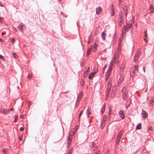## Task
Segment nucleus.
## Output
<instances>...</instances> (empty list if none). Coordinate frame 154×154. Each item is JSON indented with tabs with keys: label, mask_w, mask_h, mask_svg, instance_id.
I'll return each mask as SVG.
<instances>
[{
	"label": "nucleus",
	"mask_w": 154,
	"mask_h": 154,
	"mask_svg": "<svg viewBox=\"0 0 154 154\" xmlns=\"http://www.w3.org/2000/svg\"><path fill=\"white\" fill-rule=\"evenodd\" d=\"M128 9L127 7L125 6L122 7V11H121L119 15L118 22H123V13L124 12L126 17H127V15Z\"/></svg>",
	"instance_id": "f257e3e1"
},
{
	"label": "nucleus",
	"mask_w": 154,
	"mask_h": 154,
	"mask_svg": "<svg viewBox=\"0 0 154 154\" xmlns=\"http://www.w3.org/2000/svg\"><path fill=\"white\" fill-rule=\"evenodd\" d=\"M122 93L123 100H126L127 99L128 93L126 88L125 86L122 89Z\"/></svg>",
	"instance_id": "f03ea898"
},
{
	"label": "nucleus",
	"mask_w": 154,
	"mask_h": 154,
	"mask_svg": "<svg viewBox=\"0 0 154 154\" xmlns=\"http://www.w3.org/2000/svg\"><path fill=\"white\" fill-rule=\"evenodd\" d=\"M137 65H135L134 68H132L130 71V76L131 77H134L135 76V71L137 69Z\"/></svg>",
	"instance_id": "7ed1b4c3"
},
{
	"label": "nucleus",
	"mask_w": 154,
	"mask_h": 154,
	"mask_svg": "<svg viewBox=\"0 0 154 154\" xmlns=\"http://www.w3.org/2000/svg\"><path fill=\"white\" fill-rule=\"evenodd\" d=\"M111 84L109 82L108 83V87L107 88V90L106 91V96H109V93L111 89Z\"/></svg>",
	"instance_id": "20e7f679"
},
{
	"label": "nucleus",
	"mask_w": 154,
	"mask_h": 154,
	"mask_svg": "<svg viewBox=\"0 0 154 154\" xmlns=\"http://www.w3.org/2000/svg\"><path fill=\"white\" fill-rule=\"evenodd\" d=\"M118 59L119 58L117 57H114L110 63V66L112 65V66L113 63L116 62L118 63Z\"/></svg>",
	"instance_id": "39448f33"
},
{
	"label": "nucleus",
	"mask_w": 154,
	"mask_h": 154,
	"mask_svg": "<svg viewBox=\"0 0 154 154\" xmlns=\"http://www.w3.org/2000/svg\"><path fill=\"white\" fill-rule=\"evenodd\" d=\"M112 69V65L109 66V70L106 74V77H109L110 75V74L111 72V70Z\"/></svg>",
	"instance_id": "423d86ee"
},
{
	"label": "nucleus",
	"mask_w": 154,
	"mask_h": 154,
	"mask_svg": "<svg viewBox=\"0 0 154 154\" xmlns=\"http://www.w3.org/2000/svg\"><path fill=\"white\" fill-rule=\"evenodd\" d=\"M69 135L68 136V140L67 143V145L69 146L70 145L71 143L72 139V136L70 135V134H69Z\"/></svg>",
	"instance_id": "0eeeda50"
},
{
	"label": "nucleus",
	"mask_w": 154,
	"mask_h": 154,
	"mask_svg": "<svg viewBox=\"0 0 154 154\" xmlns=\"http://www.w3.org/2000/svg\"><path fill=\"white\" fill-rule=\"evenodd\" d=\"M119 116L122 119L125 118V115L124 113V111L122 110H120L119 112Z\"/></svg>",
	"instance_id": "6e6552de"
},
{
	"label": "nucleus",
	"mask_w": 154,
	"mask_h": 154,
	"mask_svg": "<svg viewBox=\"0 0 154 154\" xmlns=\"http://www.w3.org/2000/svg\"><path fill=\"white\" fill-rule=\"evenodd\" d=\"M141 114L143 117L146 118L148 116V114L145 110H142Z\"/></svg>",
	"instance_id": "1a4fd4ad"
},
{
	"label": "nucleus",
	"mask_w": 154,
	"mask_h": 154,
	"mask_svg": "<svg viewBox=\"0 0 154 154\" xmlns=\"http://www.w3.org/2000/svg\"><path fill=\"white\" fill-rule=\"evenodd\" d=\"M97 71L98 70L96 69V70H94V71H93L92 72H91L89 74L88 77H93L96 73Z\"/></svg>",
	"instance_id": "9d476101"
},
{
	"label": "nucleus",
	"mask_w": 154,
	"mask_h": 154,
	"mask_svg": "<svg viewBox=\"0 0 154 154\" xmlns=\"http://www.w3.org/2000/svg\"><path fill=\"white\" fill-rule=\"evenodd\" d=\"M128 29L127 27H126V26H124L122 28V33L121 34V35L124 34L125 33L126 31H127V29Z\"/></svg>",
	"instance_id": "9b49d317"
},
{
	"label": "nucleus",
	"mask_w": 154,
	"mask_h": 154,
	"mask_svg": "<svg viewBox=\"0 0 154 154\" xmlns=\"http://www.w3.org/2000/svg\"><path fill=\"white\" fill-rule=\"evenodd\" d=\"M110 14L112 16H113L114 14V8L113 7V5L112 4L110 6Z\"/></svg>",
	"instance_id": "f8f14e48"
},
{
	"label": "nucleus",
	"mask_w": 154,
	"mask_h": 154,
	"mask_svg": "<svg viewBox=\"0 0 154 154\" xmlns=\"http://www.w3.org/2000/svg\"><path fill=\"white\" fill-rule=\"evenodd\" d=\"M102 11V9L100 7H98L96 9V14H99L101 13Z\"/></svg>",
	"instance_id": "ddd939ff"
},
{
	"label": "nucleus",
	"mask_w": 154,
	"mask_h": 154,
	"mask_svg": "<svg viewBox=\"0 0 154 154\" xmlns=\"http://www.w3.org/2000/svg\"><path fill=\"white\" fill-rule=\"evenodd\" d=\"M24 26V25L23 24L20 23V25L18 26V29L21 31L22 32H23V26Z\"/></svg>",
	"instance_id": "4468645a"
},
{
	"label": "nucleus",
	"mask_w": 154,
	"mask_h": 154,
	"mask_svg": "<svg viewBox=\"0 0 154 154\" xmlns=\"http://www.w3.org/2000/svg\"><path fill=\"white\" fill-rule=\"evenodd\" d=\"M0 112L5 114L8 113L9 111L7 110H5L4 109H0Z\"/></svg>",
	"instance_id": "2eb2a0df"
},
{
	"label": "nucleus",
	"mask_w": 154,
	"mask_h": 154,
	"mask_svg": "<svg viewBox=\"0 0 154 154\" xmlns=\"http://www.w3.org/2000/svg\"><path fill=\"white\" fill-rule=\"evenodd\" d=\"M106 35V34L104 31L101 34V38L103 40H105Z\"/></svg>",
	"instance_id": "dca6fc26"
},
{
	"label": "nucleus",
	"mask_w": 154,
	"mask_h": 154,
	"mask_svg": "<svg viewBox=\"0 0 154 154\" xmlns=\"http://www.w3.org/2000/svg\"><path fill=\"white\" fill-rule=\"evenodd\" d=\"M96 143H94V142H93L92 143V149L94 150H96L97 148V146H96Z\"/></svg>",
	"instance_id": "f3484780"
},
{
	"label": "nucleus",
	"mask_w": 154,
	"mask_h": 154,
	"mask_svg": "<svg viewBox=\"0 0 154 154\" xmlns=\"http://www.w3.org/2000/svg\"><path fill=\"white\" fill-rule=\"evenodd\" d=\"M141 128V123H138L136 127V130H140Z\"/></svg>",
	"instance_id": "a211bd4d"
},
{
	"label": "nucleus",
	"mask_w": 154,
	"mask_h": 154,
	"mask_svg": "<svg viewBox=\"0 0 154 154\" xmlns=\"http://www.w3.org/2000/svg\"><path fill=\"white\" fill-rule=\"evenodd\" d=\"M140 56V54H136L134 56V61L135 62L138 59Z\"/></svg>",
	"instance_id": "6ab92c4d"
},
{
	"label": "nucleus",
	"mask_w": 154,
	"mask_h": 154,
	"mask_svg": "<svg viewBox=\"0 0 154 154\" xmlns=\"http://www.w3.org/2000/svg\"><path fill=\"white\" fill-rule=\"evenodd\" d=\"M82 96V94L81 93H80V94H79L78 97H77V100L78 101V102H79L80 100L81 99V97Z\"/></svg>",
	"instance_id": "aec40b11"
},
{
	"label": "nucleus",
	"mask_w": 154,
	"mask_h": 154,
	"mask_svg": "<svg viewBox=\"0 0 154 154\" xmlns=\"http://www.w3.org/2000/svg\"><path fill=\"white\" fill-rule=\"evenodd\" d=\"M105 125V121L104 120H102L101 124V127L103 128Z\"/></svg>",
	"instance_id": "412c9836"
},
{
	"label": "nucleus",
	"mask_w": 154,
	"mask_h": 154,
	"mask_svg": "<svg viewBox=\"0 0 154 154\" xmlns=\"http://www.w3.org/2000/svg\"><path fill=\"white\" fill-rule=\"evenodd\" d=\"M124 78H119V80H118L117 79V80L118 81V84H119L123 80Z\"/></svg>",
	"instance_id": "4be33fe9"
},
{
	"label": "nucleus",
	"mask_w": 154,
	"mask_h": 154,
	"mask_svg": "<svg viewBox=\"0 0 154 154\" xmlns=\"http://www.w3.org/2000/svg\"><path fill=\"white\" fill-rule=\"evenodd\" d=\"M122 135V131H120L118 133L117 137L121 138Z\"/></svg>",
	"instance_id": "5701e85b"
},
{
	"label": "nucleus",
	"mask_w": 154,
	"mask_h": 154,
	"mask_svg": "<svg viewBox=\"0 0 154 154\" xmlns=\"http://www.w3.org/2000/svg\"><path fill=\"white\" fill-rule=\"evenodd\" d=\"M91 48H88L87 53V56H88L90 54Z\"/></svg>",
	"instance_id": "b1692460"
},
{
	"label": "nucleus",
	"mask_w": 154,
	"mask_h": 154,
	"mask_svg": "<svg viewBox=\"0 0 154 154\" xmlns=\"http://www.w3.org/2000/svg\"><path fill=\"white\" fill-rule=\"evenodd\" d=\"M149 10L151 13H153L154 11V7L151 6L150 7Z\"/></svg>",
	"instance_id": "393cba45"
},
{
	"label": "nucleus",
	"mask_w": 154,
	"mask_h": 154,
	"mask_svg": "<svg viewBox=\"0 0 154 154\" xmlns=\"http://www.w3.org/2000/svg\"><path fill=\"white\" fill-rule=\"evenodd\" d=\"M88 73V71H85L84 73L83 76L84 77H87Z\"/></svg>",
	"instance_id": "a878e982"
},
{
	"label": "nucleus",
	"mask_w": 154,
	"mask_h": 154,
	"mask_svg": "<svg viewBox=\"0 0 154 154\" xmlns=\"http://www.w3.org/2000/svg\"><path fill=\"white\" fill-rule=\"evenodd\" d=\"M125 26L128 29H129L131 27L132 25L131 24H127Z\"/></svg>",
	"instance_id": "bb28decb"
},
{
	"label": "nucleus",
	"mask_w": 154,
	"mask_h": 154,
	"mask_svg": "<svg viewBox=\"0 0 154 154\" xmlns=\"http://www.w3.org/2000/svg\"><path fill=\"white\" fill-rule=\"evenodd\" d=\"M8 151V149H3L2 152H5L6 153H7Z\"/></svg>",
	"instance_id": "cd10ccee"
},
{
	"label": "nucleus",
	"mask_w": 154,
	"mask_h": 154,
	"mask_svg": "<svg viewBox=\"0 0 154 154\" xmlns=\"http://www.w3.org/2000/svg\"><path fill=\"white\" fill-rule=\"evenodd\" d=\"M105 103L104 106L103 107V109H101V112L102 113H103L105 111Z\"/></svg>",
	"instance_id": "c85d7f7f"
},
{
	"label": "nucleus",
	"mask_w": 154,
	"mask_h": 154,
	"mask_svg": "<svg viewBox=\"0 0 154 154\" xmlns=\"http://www.w3.org/2000/svg\"><path fill=\"white\" fill-rule=\"evenodd\" d=\"M80 84L82 86H83L84 85V81L83 80L80 82Z\"/></svg>",
	"instance_id": "c756f323"
},
{
	"label": "nucleus",
	"mask_w": 154,
	"mask_h": 154,
	"mask_svg": "<svg viewBox=\"0 0 154 154\" xmlns=\"http://www.w3.org/2000/svg\"><path fill=\"white\" fill-rule=\"evenodd\" d=\"M72 149H69L68 151V154H72Z\"/></svg>",
	"instance_id": "7c9ffc66"
},
{
	"label": "nucleus",
	"mask_w": 154,
	"mask_h": 154,
	"mask_svg": "<svg viewBox=\"0 0 154 154\" xmlns=\"http://www.w3.org/2000/svg\"><path fill=\"white\" fill-rule=\"evenodd\" d=\"M106 115L103 116L102 120H104V121H105L106 120Z\"/></svg>",
	"instance_id": "2f4dec72"
},
{
	"label": "nucleus",
	"mask_w": 154,
	"mask_h": 154,
	"mask_svg": "<svg viewBox=\"0 0 154 154\" xmlns=\"http://www.w3.org/2000/svg\"><path fill=\"white\" fill-rule=\"evenodd\" d=\"M97 45L96 44V43H95L94 44V46H93V48H97Z\"/></svg>",
	"instance_id": "473e14b6"
},
{
	"label": "nucleus",
	"mask_w": 154,
	"mask_h": 154,
	"mask_svg": "<svg viewBox=\"0 0 154 154\" xmlns=\"http://www.w3.org/2000/svg\"><path fill=\"white\" fill-rule=\"evenodd\" d=\"M12 54L13 56V57L15 58H16V54L15 53H13Z\"/></svg>",
	"instance_id": "72a5a7b5"
},
{
	"label": "nucleus",
	"mask_w": 154,
	"mask_h": 154,
	"mask_svg": "<svg viewBox=\"0 0 154 154\" xmlns=\"http://www.w3.org/2000/svg\"><path fill=\"white\" fill-rule=\"evenodd\" d=\"M123 23V22H118V25L119 26H122Z\"/></svg>",
	"instance_id": "f704fd0d"
},
{
	"label": "nucleus",
	"mask_w": 154,
	"mask_h": 154,
	"mask_svg": "<svg viewBox=\"0 0 154 154\" xmlns=\"http://www.w3.org/2000/svg\"><path fill=\"white\" fill-rule=\"evenodd\" d=\"M87 115L88 116V117H89V115L91 114V112L90 111L87 112Z\"/></svg>",
	"instance_id": "c9c22d12"
},
{
	"label": "nucleus",
	"mask_w": 154,
	"mask_h": 154,
	"mask_svg": "<svg viewBox=\"0 0 154 154\" xmlns=\"http://www.w3.org/2000/svg\"><path fill=\"white\" fill-rule=\"evenodd\" d=\"M15 41V39L14 38H12L11 39V42H14Z\"/></svg>",
	"instance_id": "e433bc0d"
},
{
	"label": "nucleus",
	"mask_w": 154,
	"mask_h": 154,
	"mask_svg": "<svg viewBox=\"0 0 154 154\" xmlns=\"http://www.w3.org/2000/svg\"><path fill=\"white\" fill-rule=\"evenodd\" d=\"M79 102L78 100H76V102L75 105V106L77 107L79 105Z\"/></svg>",
	"instance_id": "4c0bfd02"
},
{
	"label": "nucleus",
	"mask_w": 154,
	"mask_h": 154,
	"mask_svg": "<svg viewBox=\"0 0 154 154\" xmlns=\"http://www.w3.org/2000/svg\"><path fill=\"white\" fill-rule=\"evenodd\" d=\"M91 108V107H90ZM91 108H90L89 106H88L87 108V112H88L90 111V109Z\"/></svg>",
	"instance_id": "58836bf2"
},
{
	"label": "nucleus",
	"mask_w": 154,
	"mask_h": 154,
	"mask_svg": "<svg viewBox=\"0 0 154 154\" xmlns=\"http://www.w3.org/2000/svg\"><path fill=\"white\" fill-rule=\"evenodd\" d=\"M20 131H22L24 130V128L23 127H20Z\"/></svg>",
	"instance_id": "ea45409f"
},
{
	"label": "nucleus",
	"mask_w": 154,
	"mask_h": 154,
	"mask_svg": "<svg viewBox=\"0 0 154 154\" xmlns=\"http://www.w3.org/2000/svg\"><path fill=\"white\" fill-rule=\"evenodd\" d=\"M31 104V103L30 102H29L28 104V107H29Z\"/></svg>",
	"instance_id": "a19ab883"
},
{
	"label": "nucleus",
	"mask_w": 154,
	"mask_h": 154,
	"mask_svg": "<svg viewBox=\"0 0 154 154\" xmlns=\"http://www.w3.org/2000/svg\"><path fill=\"white\" fill-rule=\"evenodd\" d=\"M100 151L99 150H97L96 151V152H95V154H100Z\"/></svg>",
	"instance_id": "79ce46f5"
},
{
	"label": "nucleus",
	"mask_w": 154,
	"mask_h": 154,
	"mask_svg": "<svg viewBox=\"0 0 154 154\" xmlns=\"http://www.w3.org/2000/svg\"><path fill=\"white\" fill-rule=\"evenodd\" d=\"M4 58L3 56H2V55H1L0 54V59L2 60V59H3Z\"/></svg>",
	"instance_id": "37998d69"
},
{
	"label": "nucleus",
	"mask_w": 154,
	"mask_h": 154,
	"mask_svg": "<svg viewBox=\"0 0 154 154\" xmlns=\"http://www.w3.org/2000/svg\"><path fill=\"white\" fill-rule=\"evenodd\" d=\"M17 116H16V118H15V119L14 120V121L15 122H16L17 121V120H18V119H17Z\"/></svg>",
	"instance_id": "c03bdc74"
},
{
	"label": "nucleus",
	"mask_w": 154,
	"mask_h": 154,
	"mask_svg": "<svg viewBox=\"0 0 154 154\" xmlns=\"http://www.w3.org/2000/svg\"><path fill=\"white\" fill-rule=\"evenodd\" d=\"M152 128L151 127H149L148 130H152Z\"/></svg>",
	"instance_id": "a18cd8bd"
},
{
	"label": "nucleus",
	"mask_w": 154,
	"mask_h": 154,
	"mask_svg": "<svg viewBox=\"0 0 154 154\" xmlns=\"http://www.w3.org/2000/svg\"><path fill=\"white\" fill-rule=\"evenodd\" d=\"M121 138L117 137V138H116V140H119L120 141V140Z\"/></svg>",
	"instance_id": "49530a36"
},
{
	"label": "nucleus",
	"mask_w": 154,
	"mask_h": 154,
	"mask_svg": "<svg viewBox=\"0 0 154 154\" xmlns=\"http://www.w3.org/2000/svg\"><path fill=\"white\" fill-rule=\"evenodd\" d=\"M97 48H93L92 50L93 52H95L97 50Z\"/></svg>",
	"instance_id": "de8ad7c7"
},
{
	"label": "nucleus",
	"mask_w": 154,
	"mask_h": 154,
	"mask_svg": "<svg viewBox=\"0 0 154 154\" xmlns=\"http://www.w3.org/2000/svg\"><path fill=\"white\" fill-rule=\"evenodd\" d=\"M119 140H116V144H118L119 143Z\"/></svg>",
	"instance_id": "09e8293b"
},
{
	"label": "nucleus",
	"mask_w": 154,
	"mask_h": 154,
	"mask_svg": "<svg viewBox=\"0 0 154 154\" xmlns=\"http://www.w3.org/2000/svg\"><path fill=\"white\" fill-rule=\"evenodd\" d=\"M106 67H107V65H105L103 67V70H104L105 69H106Z\"/></svg>",
	"instance_id": "8fccbe9b"
},
{
	"label": "nucleus",
	"mask_w": 154,
	"mask_h": 154,
	"mask_svg": "<svg viewBox=\"0 0 154 154\" xmlns=\"http://www.w3.org/2000/svg\"><path fill=\"white\" fill-rule=\"evenodd\" d=\"M90 40V38H89L88 39V44H89L90 43V42L89 41V40Z\"/></svg>",
	"instance_id": "3c124183"
},
{
	"label": "nucleus",
	"mask_w": 154,
	"mask_h": 154,
	"mask_svg": "<svg viewBox=\"0 0 154 154\" xmlns=\"http://www.w3.org/2000/svg\"><path fill=\"white\" fill-rule=\"evenodd\" d=\"M0 6L2 7H4L3 5L2 4V3L1 2H0Z\"/></svg>",
	"instance_id": "603ef678"
},
{
	"label": "nucleus",
	"mask_w": 154,
	"mask_h": 154,
	"mask_svg": "<svg viewBox=\"0 0 154 154\" xmlns=\"http://www.w3.org/2000/svg\"><path fill=\"white\" fill-rule=\"evenodd\" d=\"M83 113V110H82L80 112V113L79 114V115H80V116H81V115Z\"/></svg>",
	"instance_id": "864d4df0"
},
{
	"label": "nucleus",
	"mask_w": 154,
	"mask_h": 154,
	"mask_svg": "<svg viewBox=\"0 0 154 154\" xmlns=\"http://www.w3.org/2000/svg\"><path fill=\"white\" fill-rule=\"evenodd\" d=\"M111 108H110V109H109V115H110V114H111Z\"/></svg>",
	"instance_id": "5fc2aeb1"
},
{
	"label": "nucleus",
	"mask_w": 154,
	"mask_h": 154,
	"mask_svg": "<svg viewBox=\"0 0 154 154\" xmlns=\"http://www.w3.org/2000/svg\"><path fill=\"white\" fill-rule=\"evenodd\" d=\"M143 70L144 72H145V67L144 66L143 67Z\"/></svg>",
	"instance_id": "6e6d98bb"
},
{
	"label": "nucleus",
	"mask_w": 154,
	"mask_h": 154,
	"mask_svg": "<svg viewBox=\"0 0 154 154\" xmlns=\"http://www.w3.org/2000/svg\"><path fill=\"white\" fill-rule=\"evenodd\" d=\"M144 40L146 41V42H147V41L146 40V38H144Z\"/></svg>",
	"instance_id": "4d7b16f0"
},
{
	"label": "nucleus",
	"mask_w": 154,
	"mask_h": 154,
	"mask_svg": "<svg viewBox=\"0 0 154 154\" xmlns=\"http://www.w3.org/2000/svg\"><path fill=\"white\" fill-rule=\"evenodd\" d=\"M19 140H22V137H19Z\"/></svg>",
	"instance_id": "13d9d810"
},
{
	"label": "nucleus",
	"mask_w": 154,
	"mask_h": 154,
	"mask_svg": "<svg viewBox=\"0 0 154 154\" xmlns=\"http://www.w3.org/2000/svg\"><path fill=\"white\" fill-rule=\"evenodd\" d=\"M144 34H147V30H146L144 32Z\"/></svg>",
	"instance_id": "bf43d9fd"
},
{
	"label": "nucleus",
	"mask_w": 154,
	"mask_h": 154,
	"mask_svg": "<svg viewBox=\"0 0 154 154\" xmlns=\"http://www.w3.org/2000/svg\"><path fill=\"white\" fill-rule=\"evenodd\" d=\"M145 34V37L146 38L147 36V34Z\"/></svg>",
	"instance_id": "052dcab7"
},
{
	"label": "nucleus",
	"mask_w": 154,
	"mask_h": 154,
	"mask_svg": "<svg viewBox=\"0 0 154 154\" xmlns=\"http://www.w3.org/2000/svg\"><path fill=\"white\" fill-rule=\"evenodd\" d=\"M23 115H21L20 116V117L21 118H23Z\"/></svg>",
	"instance_id": "680f3d73"
},
{
	"label": "nucleus",
	"mask_w": 154,
	"mask_h": 154,
	"mask_svg": "<svg viewBox=\"0 0 154 154\" xmlns=\"http://www.w3.org/2000/svg\"><path fill=\"white\" fill-rule=\"evenodd\" d=\"M2 39L0 38V42H2Z\"/></svg>",
	"instance_id": "e2e57ef3"
},
{
	"label": "nucleus",
	"mask_w": 154,
	"mask_h": 154,
	"mask_svg": "<svg viewBox=\"0 0 154 154\" xmlns=\"http://www.w3.org/2000/svg\"><path fill=\"white\" fill-rule=\"evenodd\" d=\"M108 78H106V79H105V80H106V81H107V80H108Z\"/></svg>",
	"instance_id": "0e129e2a"
},
{
	"label": "nucleus",
	"mask_w": 154,
	"mask_h": 154,
	"mask_svg": "<svg viewBox=\"0 0 154 154\" xmlns=\"http://www.w3.org/2000/svg\"><path fill=\"white\" fill-rule=\"evenodd\" d=\"M13 110V108H11V109H10V110H11V111H12Z\"/></svg>",
	"instance_id": "69168bd1"
},
{
	"label": "nucleus",
	"mask_w": 154,
	"mask_h": 154,
	"mask_svg": "<svg viewBox=\"0 0 154 154\" xmlns=\"http://www.w3.org/2000/svg\"><path fill=\"white\" fill-rule=\"evenodd\" d=\"M89 79H90V80H91V79H92V78H88Z\"/></svg>",
	"instance_id": "338daca9"
},
{
	"label": "nucleus",
	"mask_w": 154,
	"mask_h": 154,
	"mask_svg": "<svg viewBox=\"0 0 154 154\" xmlns=\"http://www.w3.org/2000/svg\"><path fill=\"white\" fill-rule=\"evenodd\" d=\"M80 116H80V115H79V118H80Z\"/></svg>",
	"instance_id": "774afa93"
}]
</instances>
